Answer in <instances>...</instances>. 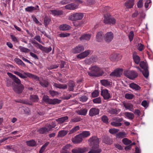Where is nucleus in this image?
<instances>
[{"mask_svg":"<svg viewBox=\"0 0 153 153\" xmlns=\"http://www.w3.org/2000/svg\"><path fill=\"white\" fill-rule=\"evenodd\" d=\"M90 146L92 149L88 153H100L102 151L101 149L98 148L99 146V138L96 136L91 137L88 140Z\"/></svg>","mask_w":153,"mask_h":153,"instance_id":"nucleus-1","label":"nucleus"},{"mask_svg":"<svg viewBox=\"0 0 153 153\" xmlns=\"http://www.w3.org/2000/svg\"><path fill=\"white\" fill-rule=\"evenodd\" d=\"M90 71L88 72V75L91 76L99 77L104 74L103 71L99 67L94 65L89 68Z\"/></svg>","mask_w":153,"mask_h":153,"instance_id":"nucleus-2","label":"nucleus"},{"mask_svg":"<svg viewBox=\"0 0 153 153\" xmlns=\"http://www.w3.org/2000/svg\"><path fill=\"white\" fill-rule=\"evenodd\" d=\"M140 66L142 69V71L138 66L136 67L137 69L140 72H142L144 76L147 79L149 76V71L148 70V66L147 63L143 61H141L140 63Z\"/></svg>","mask_w":153,"mask_h":153,"instance_id":"nucleus-3","label":"nucleus"},{"mask_svg":"<svg viewBox=\"0 0 153 153\" xmlns=\"http://www.w3.org/2000/svg\"><path fill=\"white\" fill-rule=\"evenodd\" d=\"M22 71L23 72V74L17 71H14V73L22 79L28 77L36 79H39V77L35 75L29 73L23 72V71Z\"/></svg>","mask_w":153,"mask_h":153,"instance_id":"nucleus-4","label":"nucleus"},{"mask_svg":"<svg viewBox=\"0 0 153 153\" xmlns=\"http://www.w3.org/2000/svg\"><path fill=\"white\" fill-rule=\"evenodd\" d=\"M43 101L46 103L54 105L59 104L60 103L61 100L57 99H50L49 97L47 95H44L42 98Z\"/></svg>","mask_w":153,"mask_h":153,"instance_id":"nucleus-5","label":"nucleus"},{"mask_svg":"<svg viewBox=\"0 0 153 153\" xmlns=\"http://www.w3.org/2000/svg\"><path fill=\"white\" fill-rule=\"evenodd\" d=\"M104 18L103 22L105 24L113 25L116 23V20L114 18L111 16L109 14L105 15Z\"/></svg>","mask_w":153,"mask_h":153,"instance_id":"nucleus-6","label":"nucleus"},{"mask_svg":"<svg viewBox=\"0 0 153 153\" xmlns=\"http://www.w3.org/2000/svg\"><path fill=\"white\" fill-rule=\"evenodd\" d=\"M31 43L35 45V46L37 48H39L41 51L45 52L46 53L50 52L52 50V48L51 47L48 48L46 47L43 46L39 44L35 40L33 41Z\"/></svg>","mask_w":153,"mask_h":153,"instance_id":"nucleus-7","label":"nucleus"},{"mask_svg":"<svg viewBox=\"0 0 153 153\" xmlns=\"http://www.w3.org/2000/svg\"><path fill=\"white\" fill-rule=\"evenodd\" d=\"M124 75L128 78L133 80L137 78L138 73L134 71H126L124 72Z\"/></svg>","mask_w":153,"mask_h":153,"instance_id":"nucleus-8","label":"nucleus"},{"mask_svg":"<svg viewBox=\"0 0 153 153\" xmlns=\"http://www.w3.org/2000/svg\"><path fill=\"white\" fill-rule=\"evenodd\" d=\"M83 16V13H76L71 15L69 17V19L72 21L80 20L82 19Z\"/></svg>","mask_w":153,"mask_h":153,"instance_id":"nucleus-9","label":"nucleus"},{"mask_svg":"<svg viewBox=\"0 0 153 153\" xmlns=\"http://www.w3.org/2000/svg\"><path fill=\"white\" fill-rule=\"evenodd\" d=\"M13 89L16 93L20 94L24 89V86L22 84L19 85L14 84L13 85Z\"/></svg>","mask_w":153,"mask_h":153,"instance_id":"nucleus-10","label":"nucleus"},{"mask_svg":"<svg viewBox=\"0 0 153 153\" xmlns=\"http://www.w3.org/2000/svg\"><path fill=\"white\" fill-rule=\"evenodd\" d=\"M101 95L103 97L104 99L105 100H108L111 98L112 97L111 94L106 89L101 90Z\"/></svg>","mask_w":153,"mask_h":153,"instance_id":"nucleus-11","label":"nucleus"},{"mask_svg":"<svg viewBox=\"0 0 153 153\" xmlns=\"http://www.w3.org/2000/svg\"><path fill=\"white\" fill-rule=\"evenodd\" d=\"M84 49V47L81 45H79L72 49V51L73 53H79L83 51Z\"/></svg>","mask_w":153,"mask_h":153,"instance_id":"nucleus-12","label":"nucleus"},{"mask_svg":"<svg viewBox=\"0 0 153 153\" xmlns=\"http://www.w3.org/2000/svg\"><path fill=\"white\" fill-rule=\"evenodd\" d=\"M100 110L99 109L96 108H92L89 111V115L92 117L99 114Z\"/></svg>","mask_w":153,"mask_h":153,"instance_id":"nucleus-13","label":"nucleus"},{"mask_svg":"<svg viewBox=\"0 0 153 153\" xmlns=\"http://www.w3.org/2000/svg\"><path fill=\"white\" fill-rule=\"evenodd\" d=\"M88 150V148H76L72 150L73 153H84Z\"/></svg>","mask_w":153,"mask_h":153,"instance_id":"nucleus-14","label":"nucleus"},{"mask_svg":"<svg viewBox=\"0 0 153 153\" xmlns=\"http://www.w3.org/2000/svg\"><path fill=\"white\" fill-rule=\"evenodd\" d=\"M7 74L10 78L12 79L14 82L17 84V85L21 84V81L20 79L17 77H16L15 75L9 72H7Z\"/></svg>","mask_w":153,"mask_h":153,"instance_id":"nucleus-15","label":"nucleus"},{"mask_svg":"<svg viewBox=\"0 0 153 153\" xmlns=\"http://www.w3.org/2000/svg\"><path fill=\"white\" fill-rule=\"evenodd\" d=\"M91 52L90 50H87L78 54L77 57L78 59H82L87 57Z\"/></svg>","mask_w":153,"mask_h":153,"instance_id":"nucleus-16","label":"nucleus"},{"mask_svg":"<svg viewBox=\"0 0 153 153\" xmlns=\"http://www.w3.org/2000/svg\"><path fill=\"white\" fill-rule=\"evenodd\" d=\"M83 138L80 134L77 135L72 139V142L74 143H80L82 140Z\"/></svg>","mask_w":153,"mask_h":153,"instance_id":"nucleus-17","label":"nucleus"},{"mask_svg":"<svg viewBox=\"0 0 153 153\" xmlns=\"http://www.w3.org/2000/svg\"><path fill=\"white\" fill-rule=\"evenodd\" d=\"M113 38V34L111 32H108L105 35V40L107 42H110Z\"/></svg>","mask_w":153,"mask_h":153,"instance_id":"nucleus-18","label":"nucleus"},{"mask_svg":"<svg viewBox=\"0 0 153 153\" xmlns=\"http://www.w3.org/2000/svg\"><path fill=\"white\" fill-rule=\"evenodd\" d=\"M123 105L126 110H128L131 111H133V105L130 103L124 102L123 103Z\"/></svg>","mask_w":153,"mask_h":153,"instance_id":"nucleus-19","label":"nucleus"},{"mask_svg":"<svg viewBox=\"0 0 153 153\" xmlns=\"http://www.w3.org/2000/svg\"><path fill=\"white\" fill-rule=\"evenodd\" d=\"M68 118V116H65L56 119V121L59 124H61L64 122H67Z\"/></svg>","mask_w":153,"mask_h":153,"instance_id":"nucleus-20","label":"nucleus"},{"mask_svg":"<svg viewBox=\"0 0 153 153\" xmlns=\"http://www.w3.org/2000/svg\"><path fill=\"white\" fill-rule=\"evenodd\" d=\"M122 71V69H120L116 70L112 72L110 74V75L111 76H120L121 74Z\"/></svg>","mask_w":153,"mask_h":153,"instance_id":"nucleus-21","label":"nucleus"},{"mask_svg":"<svg viewBox=\"0 0 153 153\" xmlns=\"http://www.w3.org/2000/svg\"><path fill=\"white\" fill-rule=\"evenodd\" d=\"M53 86L59 89H66L67 88V85L66 84H62L57 83H54L53 84Z\"/></svg>","mask_w":153,"mask_h":153,"instance_id":"nucleus-22","label":"nucleus"},{"mask_svg":"<svg viewBox=\"0 0 153 153\" xmlns=\"http://www.w3.org/2000/svg\"><path fill=\"white\" fill-rule=\"evenodd\" d=\"M75 86V83L74 81L70 80L68 84V89L70 91H74Z\"/></svg>","mask_w":153,"mask_h":153,"instance_id":"nucleus-23","label":"nucleus"},{"mask_svg":"<svg viewBox=\"0 0 153 153\" xmlns=\"http://www.w3.org/2000/svg\"><path fill=\"white\" fill-rule=\"evenodd\" d=\"M134 0H128L125 3V5L128 8H131L132 7L134 4Z\"/></svg>","mask_w":153,"mask_h":153,"instance_id":"nucleus-24","label":"nucleus"},{"mask_svg":"<svg viewBox=\"0 0 153 153\" xmlns=\"http://www.w3.org/2000/svg\"><path fill=\"white\" fill-rule=\"evenodd\" d=\"M66 9L74 10L77 8V6L74 3L68 4L65 6Z\"/></svg>","mask_w":153,"mask_h":153,"instance_id":"nucleus-25","label":"nucleus"},{"mask_svg":"<svg viewBox=\"0 0 153 153\" xmlns=\"http://www.w3.org/2000/svg\"><path fill=\"white\" fill-rule=\"evenodd\" d=\"M51 13L54 16H59L63 14V11L61 10H54L51 11Z\"/></svg>","mask_w":153,"mask_h":153,"instance_id":"nucleus-26","label":"nucleus"},{"mask_svg":"<svg viewBox=\"0 0 153 153\" xmlns=\"http://www.w3.org/2000/svg\"><path fill=\"white\" fill-rule=\"evenodd\" d=\"M59 28L61 30L65 31L70 30L71 27L67 24H63L59 26Z\"/></svg>","mask_w":153,"mask_h":153,"instance_id":"nucleus-27","label":"nucleus"},{"mask_svg":"<svg viewBox=\"0 0 153 153\" xmlns=\"http://www.w3.org/2000/svg\"><path fill=\"white\" fill-rule=\"evenodd\" d=\"M129 87L131 88L135 91L140 90L141 89V87L139 86L134 83L130 84Z\"/></svg>","mask_w":153,"mask_h":153,"instance_id":"nucleus-28","label":"nucleus"},{"mask_svg":"<svg viewBox=\"0 0 153 153\" xmlns=\"http://www.w3.org/2000/svg\"><path fill=\"white\" fill-rule=\"evenodd\" d=\"M102 142L105 144L111 145L112 143V140L110 138L105 137L103 138Z\"/></svg>","mask_w":153,"mask_h":153,"instance_id":"nucleus-29","label":"nucleus"},{"mask_svg":"<svg viewBox=\"0 0 153 153\" xmlns=\"http://www.w3.org/2000/svg\"><path fill=\"white\" fill-rule=\"evenodd\" d=\"M103 33L102 32H99L97 33L96 35V39L98 42H101L103 39Z\"/></svg>","mask_w":153,"mask_h":153,"instance_id":"nucleus-30","label":"nucleus"},{"mask_svg":"<svg viewBox=\"0 0 153 153\" xmlns=\"http://www.w3.org/2000/svg\"><path fill=\"white\" fill-rule=\"evenodd\" d=\"M120 56L119 54L114 53L112 54L110 56V58L112 61L118 60L119 59L118 57Z\"/></svg>","mask_w":153,"mask_h":153,"instance_id":"nucleus-31","label":"nucleus"},{"mask_svg":"<svg viewBox=\"0 0 153 153\" xmlns=\"http://www.w3.org/2000/svg\"><path fill=\"white\" fill-rule=\"evenodd\" d=\"M91 37V35L89 34H85L82 35L80 38L81 41L83 40H85L87 41L89 40Z\"/></svg>","mask_w":153,"mask_h":153,"instance_id":"nucleus-32","label":"nucleus"},{"mask_svg":"<svg viewBox=\"0 0 153 153\" xmlns=\"http://www.w3.org/2000/svg\"><path fill=\"white\" fill-rule=\"evenodd\" d=\"M101 84L103 86L105 87L111 85L112 82H109L108 80L106 79H102L100 80Z\"/></svg>","mask_w":153,"mask_h":153,"instance_id":"nucleus-33","label":"nucleus"},{"mask_svg":"<svg viewBox=\"0 0 153 153\" xmlns=\"http://www.w3.org/2000/svg\"><path fill=\"white\" fill-rule=\"evenodd\" d=\"M87 112V110L86 108L80 109L77 111V113L79 115L85 116Z\"/></svg>","mask_w":153,"mask_h":153,"instance_id":"nucleus-34","label":"nucleus"},{"mask_svg":"<svg viewBox=\"0 0 153 153\" xmlns=\"http://www.w3.org/2000/svg\"><path fill=\"white\" fill-rule=\"evenodd\" d=\"M51 21V19L50 17L47 16H45L44 18V24L46 27L48 26Z\"/></svg>","mask_w":153,"mask_h":153,"instance_id":"nucleus-35","label":"nucleus"},{"mask_svg":"<svg viewBox=\"0 0 153 153\" xmlns=\"http://www.w3.org/2000/svg\"><path fill=\"white\" fill-rule=\"evenodd\" d=\"M124 114L128 119L132 120L134 119V115L133 114L128 112H125Z\"/></svg>","mask_w":153,"mask_h":153,"instance_id":"nucleus-36","label":"nucleus"},{"mask_svg":"<svg viewBox=\"0 0 153 153\" xmlns=\"http://www.w3.org/2000/svg\"><path fill=\"white\" fill-rule=\"evenodd\" d=\"M68 131L62 130L59 132L58 136L59 137H62L66 135L68 133Z\"/></svg>","mask_w":153,"mask_h":153,"instance_id":"nucleus-37","label":"nucleus"},{"mask_svg":"<svg viewBox=\"0 0 153 153\" xmlns=\"http://www.w3.org/2000/svg\"><path fill=\"white\" fill-rule=\"evenodd\" d=\"M126 137V134L124 132H120L116 134V137L119 138H123Z\"/></svg>","mask_w":153,"mask_h":153,"instance_id":"nucleus-38","label":"nucleus"},{"mask_svg":"<svg viewBox=\"0 0 153 153\" xmlns=\"http://www.w3.org/2000/svg\"><path fill=\"white\" fill-rule=\"evenodd\" d=\"M80 134L83 138L89 136L90 135V133L89 131H83L82 133H80Z\"/></svg>","mask_w":153,"mask_h":153,"instance_id":"nucleus-39","label":"nucleus"},{"mask_svg":"<svg viewBox=\"0 0 153 153\" xmlns=\"http://www.w3.org/2000/svg\"><path fill=\"white\" fill-rule=\"evenodd\" d=\"M14 61L17 64L24 67L26 66L25 64L21 59L18 58H16L15 59Z\"/></svg>","mask_w":153,"mask_h":153,"instance_id":"nucleus-40","label":"nucleus"},{"mask_svg":"<svg viewBox=\"0 0 153 153\" xmlns=\"http://www.w3.org/2000/svg\"><path fill=\"white\" fill-rule=\"evenodd\" d=\"M26 11L28 12H32L33 10H36L37 8L33 6H28L26 7L25 9Z\"/></svg>","mask_w":153,"mask_h":153,"instance_id":"nucleus-41","label":"nucleus"},{"mask_svg":"<svg viewBox=\"0 0 153 153\" xmlns=\"http://www.w3.org/2000/svg\"><path fill=\"white\" fill-rule=\"evenodd\" d=\"M133 59L135 63L137 64H139L140 61V57L137 55H133Z\"/></svg>","mask_w":153,"mask_h":153,"instance_id":"nucleus-42","label":"nucleus"},{"mask_svg":"<svg viewBox=\"0 0 153 153\" xmlns=\"http://www.w3.org/2000/svg\"><path fill=\"white\" fill-rule=\"evenodd\" d=\"M26 143L28 146H35L36 144V141L33 140L27 141L26 142Z\"/></svg>","mask_w":153,"mask_h":153,"instance_id":"nucleus-43","label":"nucleus"},{"mask_svg":"<svg viewBox=\"0 0 153 153\" xmlns=\"http://www.w3.org/2000/svg\"><path fill=\"white\" fill-rule=\"evenodd\" d=\"M82 120L80 116H76L72 119L70 121L71 123H76Z\"/></svg>","mask_w":153,"mask_h":153,"instance_id":"nucleus-44","label":"nucleus"},{"mask_svg":"<svg viewBox=\"0 0 153 153\" xmlns=\"http://www.w3.org/2000/svg\"><path fill=\"white\" fill-rule=\"evenodd\" d=\"M30 98V100L33 102H37L39 100L38 96L36 95H31Z\"/></svg>","mask_w":153,"mask_h":153,"instance_id":"nucleus-45","label":"nucleus"},{"mask_svg":"<svg viewBox=\"0 0 153 153\" xmlns=\"http://www.w3.org/2000/svg\"><path fill=\"white\" fill-rule=\"evenodd\" d=\"M39 83L42 86L44 87H47L49 85V83L46 80L40 81Z\"/></svg>","mask_w":153,"mask_h":153,"instance_id":"nucleus-46","label":"nucleus"},{"mask_svg":"<svg viewBox=\"0 0 153 153\" xmlns=\"http://www.w3.org/2000/svg\"><path fill=\"white\" fill-rule=\"evenodd\" d=\"M49 144V142H47L42 146L39 151V153H42L45 151L46 147Z\"/></svg>","mask_w":153,"mask_h":153,"instance_id":"nucleus-47","label":"nucleus"},{"mask_svg":"<svg viewBox=\"0 0 153 153\" xmlns=\"http://www.w3.org/2000/svg\"><path fill=\"white\" fill-rule=\"evenodd\" d=\"M122 142L125 145H128L131 143V141L127 138H124L122 140Z\"/></svg>","mask_w":153,"mask_h":153,"instance_id":"nucleus-48","label":"nucleus"},{"mask_svg":"<svg viewBox=\"0 0 153 153\" xmlns=\"http://www.w3.org/2000/svg\"><path fill=\"white\" fill-rule=\"evenodd\" d=\"M134 97V95L131 94L126 93L125 95V97L127 99H132Z\"/></svg>","mask_w":153,"mask_h":153,"instance_id":"nucleus-49","label":"nucleus"},{"mask_svg":"<svg viewBox=\"0 0 153 153\" xmlns=\"http://www.w3.org/2000/svg\"><path fill=\"white\" fill-rule=\"evenodd\" d=\"M19 48L20 51L23 52L27 53L30 51V50L22 46H19Z\"/></svg>","mask_w":153,"mask_h":153,"instance_id":"nucleus-50","label":"nucleus"},{"mask_svg":"<svg viewBox=\"0 0 153 153\" xmlns=\"http://www.w3.org/2000/svg\"><path fill=\"white\" fill-rule=\"evenodd\" d=\"M79 129V126H76L72 129L69 131V134H71L75 132Z\"/></svg>","mask_w":153,"mask_h":153,"instance_id":"nucleus-51","label":"nucleus"},{"mask_svg":"<svg viewBox=\"0 0 153 153\" xmlns=\"http://www.w3.org/2000/svg\"><path fill=\"white\" fill-rule=\"evenodd\" d=\"M101 119L103 122L106 124H108V119L107 117L105 115H103L101 117Z\"/></svg>","mask_w":153,"mask_h":153,"instance_id":"nucleus-52","label":"nucleus"},{"mask_svg":"<svg viewBox=\"0 0 153 153\" xmlns=\"http://www.w3.org/2000/svg\"><path fill=\"white\" fill-rule=\"evenodd\" d=\"M119 110L116 109H111L109 111V113L111 114H117L119 112Z\"/></svg>","mask_w":153,"mask_h":153,"instance_id":"nucleus-53","label":"nucleus"},{"mask_svg":"<svg viewBox=\"0 0 153 153\" xmlns=\"http://www.w3.org/2000/svg\"><path fill=\"white\" fill-rule=\"evenodd\" d=\"M39 132L41 134H44L47 132H48L47 128L45 127H42L40 128L39 130Z\"/></svg>","mask_w":153,"mask_h":153,"instance_id":"nucleus-54","label":"nucleus"},{"mask_svg":"<svg viewBox=\"0 0 153 153\" xmlns=\"http://www.w3.org/2000/svg\"><path fill=\"white\" fill-rule=\"evenodd\" d=\"M15 84L13 82L11 79H8L7 80V86L8 87H10L12 85V86L13 85Z\"/></svg>","mask_w":153,"mask_h":153,"instance_id":"nucleus-55","label":"nucleus"},{"mask_svg":"<svg viewBox=\"0 0 153 153\" xmlns=\"http://www.w3.org/2000/svg\"><path fill=\"white\" fill-rule=\"evenodd\" d=\"M101 101V98L100 97L94 98L93 100V102L94 103H100Z\"/></svg>","mask_w":153,"mask_h":153,"instance_id":"nucleus-56","label":"nucleus"},{"mask_svg":"<svg viewBox=\"0 0 153 153\" xmlns=\"http://www.w3.org/2000/svg\"><path fill=\"white\" fill-rule=\"evenodd\" d=\"M111 125L115 127H119L122 125V123L120 122H113L111 123Z\"/></svg>","mask_w":153,"mask_h":153,"instance_id":"nucleus-57","label":"nucleus"},{"mask_svg":"<svg viewBox=\"0 0 153 153\" xmlns=\"http://www.w3.org/2000/svg\"><path fill=\"white\" fill-rule=\"evenodd\" d=\"M99 92L98 90H95L91 94L92 97H96L99 95Z\"/></svg>","mask_w":153,"mask_h":153,"instance_id":"nucleus-58","label":"nucleus"},{"mask_svg":"<svg viewBox=\"0 0 153 153\" xmlns=\"http://www.w3.org/2000/svg\"><path fill=\"white\" fill-rule=\"evenodd\" d=\"M88 99V97L86 96H83L81 97L80 98V101L82 102H85Z\"/></svg>","mask_w":153,"mask_h":153,"instance_id":"nucleus-59","label":"nucleus"},{"mask_svg":"<svg viewBox=\"0 0 153 153\" xmlns=\"http://www.w3.org/2000/svg\"><path fill=\"white\" fill-rule=\"evenodd\" d=\"M134 36V32L133 31H130L128 35L129 38L130 42H131L132 41Z\"/></svg>","mask_w":153,"mask_h":153,"instance_id":"nucleus-60","label":"nucleus"},{"mask_svg":"<svg viewBox=\"0 0 153 153\" xmlns=\"http://www.w3.org/2000/svg\"><path fill=\"white\" fill-rule=\"evenodd\" d=\"M119 131V129L113 128L110 129L109 130V132L110 133L113 134Z\"/></svg>","mask_w":153,"mask_h":153,"instance_id":"nucleus-61","label":"nucleus"},{"mask_svg":"<svg viewBox=\"0 0 153 153\" xmlns=\"http://www.w3.org/2000/svg\"><path fill=\"white\" fill-rule=\"evenodd\" d=\"M55 127V124L54 125H51L50 124H48L45 127L47 128L48 131L51 130Z\"/></svg>","mask_w":153,"mask_h":153,"instance_id":"nucleus-62","label":"nucleus"},{"mask_svg":"<svg viewBox=\"0 0 153 153\" xmlns=\"http://www.w3.org/2000/svg\"><path fill=\"white\" fill-rule=\"evenodd\" d=\"M70 34L69 33H62L59 34V37H65L69 36Z\"/></svg>","mask_w":153,"mask_h":153,"instance_id":"nucleus-63","label":"nucleus"},{"mask_svg":"<svg viewBox=\"0 0 153 153\" xmlns=\"http://www.w3.org/2000/svg\"><path fill=\"white\" fill-rule=\"evenodd\" d=\"M49 93L53 97H54L56 95L58 94V92L53 90H50L49 91Z\"/></svg>","mask_w":153,"mask_h":153,"instance_id":"nucleus-64","label":"nucleus"}]
</instances>
